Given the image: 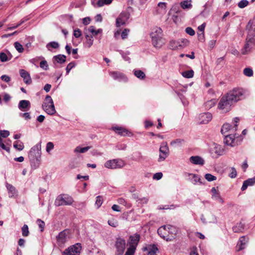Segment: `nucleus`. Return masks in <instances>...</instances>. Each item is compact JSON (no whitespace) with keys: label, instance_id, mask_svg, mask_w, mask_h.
<instances>
[{"label":"nucleus","instance_id":"obj_1","mask_svg":"<svg viewBox=\"0 0 255 255\" xmlns=\"http://www.w3.org/2000/svg\"><path fill=\"white\" fill-rule=\"evenodd\" d=\"M41 142H39L33 146L29 152L28 158L31 166L34 169L37 168L39 166L41 154Z\"/></svg>","mask_w":255,"mask_h":255},{"label":"nucleus","instance_id":"obj_2","mask_svg":"<svg viewBox=\"0 0 255 255\" xmlns=\"http://www.w3.org/2000/svg\"><path fill=\"white\" fill-rule=\"evenodd\" d=\"M252 22L250 21L247 25L248 34L246 39V43L242 49V53L244 55L247 54L255 46V30L252 27Z\"/></svg>","mask_w":255,"mask_h":255},{"label":"nucleus","instance_id":"obj_3","mask_svg":"<svg viewBox=\"0 0 255 255\" xmlns=\"http://www.w3.org/2000/svg\"><path fill=\"white\" fill-rule=\"evenodd\" d=\"M233 104L244 99L245 91L241 88H234L226 95Z\"/></svg>","mask_w":255,"mask_h":255},{"label":"nucleus","instance_id":"obj_4","mask_svg":"<svg viewBox=\"0 0 255 255\" xmlns=\"http://www.w3.org/2000/svg\"><path fill=\"white\" fill-rule=\"evenodd\" d=\"M74 202L73 198L68 194H60L56 198L54 205L56 206L71 205Z\"/></svg>","mask_w":255,"mask_h":255},{"label":"nucleus","instance_id":"obj_5","mask_svg":"<svg viewBox=\"0 0 255 255\" xmlns=\"http://www.w3.org/2000/svg\"><path fill=\"white\" fill-rule=\"evenodd\" d=\"M125 165V161L121 158L109 160L104 163L105 167L112 169L122 168Z\"/></svg>","mask_w":255,"mask_h":255},{"label":"nucleus","instance_id":"obj_6","mask_svg":"<svg viewBox=\"0 0 255 255\" xmlns=\"http://www.w3.org/2000/svg\"><path fill=\"white\" fill-rule=\"evenodd\" d=\"M44 111L48 115H53L56 113L54 103L51 97L47 95L45 101L42 105Z\"/></svg>","mask_w":255,"mask_h":255},{"label":"nucleus","instance_id":"obj_7","mask_svg":"<svg viewBox=\"0 0 255 255\" xmlns=\"http://www.w3.org/2000/svg\"><path fill=\"white\" fill-rule=\"evenodd\" d=\"M233 103L229 101V98L226 96H223L220 100L218 105V108L223 113H226L231 110V107Z\"/></svg>","mask_w":255,"mask_h":255},{"label":"nucleus","instance_id":"obj_8","mask_svg":"<svg viewBox=\"0 0 255 255\" xmlns=\"http://www.w3.org/2000/svg\"><path fill=\"white\" fill-rule=\"evenodd\" d=\"M159 155L158 158V162H161L165 160L169 154V149L166 142H162L159 149Z\"/></svg>","mask_w":255,"mask_h":255},{"label":"nucleus","instance_id":"obj_9","mask_svg":"<svg viewBox=\"0 0 255 255\" xmlns=\"http://www.w3.org/2000/svg\"><path fill=\"white\" fill-rule=\"evenodd\" d=\"M82 247L81 244L77 243L66 249L63 253V255H80Z\"/></svg>","mask_w":255,"mask_h":255},{"label":"nucleus","instance_id":"obj_10","mask_svg":"<svg viewBox=\"0 0 255 255\" xmlns=\"http://www.w3.org/2000/svg\"><path fill=\"white\" fill-rule=\"evenodd\" d=\"M117 255H123L126 249V241L123 238H118L115 244Z\"/></svg>","mask_w":255,"mask_h":255},{"label":"nucleus","instance_id":"obj_11","mask_svg":"<svg viewBox=\"0 0 255 255\" xmlns=\"http://www.w3.org/2000/svg\"><path fill=\"white\" fill-rule=\"evenodd\" d=\"M209 152L213 157H218L222 155L224 153V150L221 145L215 143L211 145Z\"/></svg>","mask_w":255,"mask_h":255},{"label":"nucleus","instance_id":"obj_12","mask_svg":"<svg viewBox=\"0 0 255 255\" xmlns=\"http://www.w3.org/2000/svg\"><path fill=\"white\" fill-rule=\"evenodd\" d=\"M110 76L115 80L120 82L126 83L128 81L127 77L124 73L119 71H110Z\"/></svg>","mask_w":255,"mask_h":255},{"label":"nucleus","instance_id":"obj_13","mask_svg":"<svg viewBox=\"0 0 255 255\" xmlns=\"http://www.w3.org/2000/svg\"><path fill=\"white\" fill-rule=\"evenodd\" d=\"M130 14L128 12L123 11L116 19V25L117 27H120L126 24L129 18Z\"/></svg>","mask_w":255,"mask_h":255},{"label":"nucleus","instance_id":"obj_14","mask_svg":"<svg viewBox=\"0 0 255 255\" xmlns=\"http://www.w3.org/2000/svg\"><path fill=\"white\" fill-rule=\"evenodd\" d=\"M154 33H150V37L151 38L152 43L153 46L157 48H160L164 44L162 38V35H155Z\"/></svg>","mask_w":255,"mask_h":255},{"label":"nucleus","instance_id":"obj_15","mask_svg":"<svg viewBox=\"0 0 255 255\" xmlns=\"http://www.w3.org/2000/svg\"><path fill=\"white\" fill-rule=\"evenodd\" d=\"M212 119V115L209 112L203 113L198 116V122L200 124H206Z\"/></svg>","mask_w":255,"mask_h":255},{"label":"nucleus","instance_id":"obj_16","mask_svg":"<svg viewBox=\"0 0 255 255\" xmlns=\"http://www.w3.org/2000/svg\"><path fill=\"white\" fill-rule=\"evenodd\" d=\"M237 137L238 136H236V134H229L225 135L224 142L227 145L232 147L238 145V143L235 141V138Z\"/></svg>","mask_w":255,"mask_h":255},{"label":"nucleus","instance_id":"obj_17","mask_svg":"<svg viewBox=\"0 0 255 255\" xmlns=\"http://www.w3.org/2000/svg\"><path fill=\"white\" fill-rule=\"evenodd\" d=\"M67 233L66 230H64L60 232L56 237L58 245L59 246H62L67 240Z\"/></svg>","mask_w":255,"mask_h":255},{"label":"nucleus","instance_id":"obj_18","mask_svg":"<svg viewBox=\"0 0 255 255\" xmlns=\"http://www.w3.org/2000/svg\"><path fill=\"white\" fill-rule=\"evenodd\" d=\"M30 102L26 100H22L19 101L18 104V109L22 112H27L30 109Z\"/></svg>","mask_w":255,"mask_h":255},{"label":"nucleus","instance_id":"obj_19","mask_svg":"<svg viewBox=\"0 0 255 255\" xmlns=\"http://www.w3.org/2000/svg\"><path fill=\"white\" fill-rule=\"evenodd\" d=\"M165 229H168L169 230L174 229V227L170 225H164L160 227L157 230L158 234L163 239L168 241L169 238L167 237V233L165 232Z\"/></svg>","mask_w":255,"mask_h":255},{"label":"nucleus","instance_id":"obj_20","mask_svg":"<svg viewBox=\"0 0 255 255\" xmlns=\"http://www.w3.org/2000/svg\"><path fill=\"white\" fill-rule=\"evenodd\" d=\"M143 251L147 252V255H157L156 253L158 251V248L156 245L149 244L146 245L143 248Z\"/></svg>","mask_w":255,"mask_h":255},{"label":"nucleus","instance_id":"obj_21","mask_svg":"<svg viewBox=\"0 0 255 255\" xmlns=\"http://www.w3.org/2000/svg\"><path fill=\"white\" fill-rule=\"evenodd\" d=\"M19 74L20 76L23 78L24 82L29 85L32 83V80L29 73L24 69H21L19 70Z\"/></svg>","mask_w":255,"mask_h":255},{"label":"nucleus","instance_id":"obj_22","mask_svg":"<svg viewBox=\"0 0 255 255\" xmlns=\"http://www.w3.org/2000/svg\"><path fill=\"white\" fill-rule=\"evenodd\" d=\"M188 180L194 185L198 183H199V184H202L200 176L198 174L188 173Z\"/></svg>","mask_w":255,"mask_h":255},{"label":"nucleus","instance_id":"obj_23","mask_svg":"<svg viewBox=\"0 0 255 255\" xmlns=\"http://www.w3.org/2000/svg\"><path fill=\"white\" fill-rule=\"evenodd\" d=\"M112 129L118 134L122 136H129L130 132L126 128L120 127H113Z\"/></svg>","mask_w":255,"mask_h":255},{"label":"nucleus","instance_id":"obj_24","mask_svg":"<svg viewBox=\"0 0 255 255\" xmlns=\"http://www.w3.org/2000/svg\"><path fill=\"white\" fill-rule=\"evenodd\" d=\"M191 163L195 165H203L205 163L204 159L199 156H192L189 158Z\"/></svg>","mask_w":255,"mask_h":255},{"label":"nucleus","instance_id":"obj_25","mask_svg":"<svg viewBox=\"0 0 255 255\" xmlns=\"http://www.w3.org/2000/svg\"><path fill=\"white\" fill-rule=\"evenodd\" d=\"M140 235L138 234H135L131 235L129 237V245L134 246H137L140 240Z\"/></svg>","mask_w":255,"mask_h":255},{"label":"nucleus","instance_id":"obj_26","mask_svg":"<svg viewBox=\"0 0 255 255\" xmlns=\"http://www.w3.org/2000/svg\"><path fill=\"white\" fill-rule=\"evenodd\" d=\"M249 239L246 236L241 237L237 244V247L239 248L238 251L242 250L245 248V246L246 243L248 242Z\"/></svg>","mask_w":255,"mask_h":255},{"label":"nucleus","instance_id":"obj_27","mask_svg":"<svg viewBox=\"0 0 255 255\" xmlns=\"http://www.w3.org/2000/svg\"><path fill=\"white\" fill-rule=\"evenodd\" d=\"M6 187L8 191V196L10 198L14 197L17 193L15 188L11 184L6 183Z\"/></svg>","mask_w":255,"mask_h":255},{"label":"nucleus","instance_id":"obj_28","mask_svg":"<svg viewBox=\"0 0 255 255\" xmlns=\"http://www.w3.org/2000/svg\"><path fill=\"white\" fill-rule=\"evenodd\" d=\"M254 184H255V178H249L243 182L241 190L244 191L249 186H252Z\"/></svg>","mask_w":255,"mask_h":255},{"label":"nucleus","instance_id":"obj_29","mask_svg":"<svg viewBox=\"0 0 255 255\" xmlns=\"http://www.w3.org/2000/svg\"><path fill=\"white\" fill-rule=\"evenodd\" d=\"M245 229V225L241 222L237 223L236 225L233 227V231L234 233H242Z\"/></svg>","mask_w":255,"mask_h":255},{"label":"nucleus","instance_id":"obj_30","mask_svg":"<svg viewBox=\"0 0 255 255\" xmlns=\"http://www.w3.org/2000/svg\"><path fill=\"white\" fill-rule=\"evenodd\" d=\"M53 59L58 63L62 64L65 62L66 56L62 54H58L53 57Z\"/></svg>","mask_w":255,"mask_h":255},{"label":"nucleus","instance_id":"obj_31","mask_svg":"<svg viewBox=\"0 0 255 255\" xmlns=\"http://www.w3.org/2000/svg\"><path fill=\"white\" fill-rule=\"evenodd\" d=\"M211 219L210 220H209L208 221H206V219L204 217V216L203 215H201L200 219L202 223L204 224H206L208 223H217V219L215 215L211 214Z\"/></svg>","mask_w":255,"mask_h":255},{"label":"nucleus","instance_id":"obj_32","mask_svg":"<svg viewBox=\"0 0 255 255\" xmlns=\"http://www.w3.org/2000/svg\"><path fill=\"white\" fill-rule=\"evenodd\" d=\"M133 73L136 77L140 80H143L145 78V74L140 70L134 69L133 70Z\"/></svg>","mask_w":255,"mask_h":255},{"label":"nucleus","instance_id":"obj_33","mask_svg":"<svg viewBox=\"0 0 255 255\" xmlns=\"http://www.w3.org/2000/svg\"><path fill=\"white\" fill-rule=\"evenodd\" d=\"M93 38L92 36L86 35V41L84 43L85 46L87 48H90L93 44Z\"/></svg>","mask_w":255,"mask_h":255},{"label":"nucleus","instance_id":"obj_34","mask_svg":"<svg viewBox=\"0 0 255 255\" xmlns=\"http://www.w3.org/2000/svg\"><path fill=\"white\" fill-rule=\"evenodd\" d=\"M180 45H181L179 44V42H178L177 40L176 41L172 40L170 41L169 44V47L172 50H176L178 49L179 47H180Z\"/></svg>","mask_w":255,"mask_h":255},{"label":"nucleus","instance_id":"obj_35","mask_svg":"<svg viewBox=\"0 0 255 255\" xmlns=\"http://www.w3.org/2000/svg\"><path fill=\"white\" fill-rule=\"evenodd\" d=\"M13 147L18 151H21L24 149V146L22 142L20 140H17L14 142Z\"/></svg>","mask_w":255,"mask_h":255},{"label":"nucleus","instance_id":"obj_36","mask_svg":"<svg viewBox=\"0 0 255 255\" xmlns=\"http://www.w3.org/2000/svg\"><path fill=\"white\" fill-rule=\"evenodd\" d=\"M180 5L183 9H190L192 7L191 1L184 0L180 2Z\"/></svg>","mask_w":255,"mask_h":255},{"label":"nucleus","instance_id":"obj_37","mask_svg":"<svg viewBox=\"0 0 255 255\" xmlns=\"http://www.w3.org/2000/svg\"><path fill=\"white\" fill-rule=\"evenodd\" d=\"M231 126L229 124H225L222 126V128L221 130V133L223 135H225L226 133H227L228 131H230V130H231Z\"/></svg>","mask_w":255,"mask_h":255},{"label":"nucleus","instance_id":"obj_38","mask_svg":"<svg viewBox=\"0 0 255 255\" xmlns=\"http://www.w3.org/2000/svg\"><path fill=\"white\" fill-rule=\"evenodd\" d=\"M113 0H99L97 2L98 7H102L104 5H108L112 3Z\"/></svg>","mask_w":255,"mask_h":255},{"label":"nucleus","instance_id":"obj_39","mask_svg":"<svg viewBox=\"0 0 255 255\" xmlns=\"http://www.w3.org/2000/svg\"><path fill=\"white\" fill-rule=\"evenodd\" d=\"M216 103V101L215 99H212L211 100L208 101L205 103V107L207 109H210L213 107H214Z\"/></svg>","mask_w":255,"mask_h":255},{"label":"nucleus","instance_id":"obj_40","mask_svg":"<svg viewBox=\"0 0 255 255\" xmlns=\"http://www.w3.org/2000/svg\"><path fill=\"white\" fill-rule=\"evenodd\" d=\"M59 47V45L58 43L57 42H55V41H52V42H49L48 44H47V45H46V48L49 51L51 50L50 48L57 49Z\"/></svg>","mask_w":255,"mask_h":255},{"label":"nucleus","instance_id":"obj_41","mask_svg":"<svg viewBox=\"0 0 255 255\" xmlns=\"http://www.w3.org/2000/svg\"><path fill=\"white\" fill-rule=\"evenodd\" d=\"M90 146H86L84 147H81L80 146H77L74 149V152L76 153H84L87 151L90 148Z\"/></svg>","mask_w":255,"mask_h":255},{"label":"nucleus","instance_id":"obj_42","mask_svg":"<svg viewBox=\"0 0 255 255\" xmlns=\"http://www.w3.org/2000/svg\"><path fill=\"white\" fill-rule=\"evenodd\" d=\"M88 31L93 35H97L102 32V29H98V30H96L94 26H90L88 28Z\"/></svg>","mask_w":255,"mask_h":255},{"label":"nucleus","instance_id":"obj_43","mask_svg":"<svg viewBox=\"0 0 255 255\" xmlns=\"http://www.w3.org/2000/svg\"><path fill=\"white\" fill-rule=\"evenodd\" d=\"M40 59H43L40 62V67L43 70H47L48 69V65L47 61L44 60L43 57H40Z\"/></svg>","mask_w":255,"mask_h":255},{"label":"nucleus","instance_id":"obj_44","mask_svg":"<svg viewBox=\"0 0 255 255\" xmlns=\"http://www.w3.org/2000/svg\"><path fill=\"white\" fill-rule=\"evenodd\" d=\"M182 75L185 78H191L194 76V71L192 70L185 71L182 73Z\"/></svg>","mask_w":255,"mask_h":255},{"label":"nucleus","instance_id":"obj_45","mask_svg":"<svg viewBox=\"0 0 255 255\" xmlns=\"http://www.w3.org/2000/svg\"><path fill=\"white\" fill-rule=\"evenodd\" d=\"M14 46L16 50L19 53H22L23 52L24 49L23 46L18 42L16 41L14 43Z\"/></svg>","mask_w":255,"mask_h":255},{"label":"nucleus","instance_id":"obj_46","mask_svg":"<svg viewBox=\"0 0 255 255\" xmlns=\"http://www.w3.org/2000/svg\"><path fill=\"white\" fill-rule=\"evenodd\" d=\"M136 246L129 245V248L126 253V255H133L136 250Z\"/></svg>","mask_w":255,"mask_h":255},{"label":"nucleus","instance_id":"obj_47","mask_svg":"<svg viewBox=\"0 0 255 255\" xmlns=\"http://www.w3.org/2000/svg\"><path fill=\"white\" fill-rule=\"evenodd\" d=\"M103 200L102 196H98L96 197L95 206L97 209L99 208L103 204Z\"/></svg>","mask_w":255,"mask_h":255},{"label":"nucleus","instance_id":"obj_48","mask_svg":"<svg viewBox=\"0 0 255 255\" xmlns=\"http://www.w3.org/2000/svg\"><path fill=\"white\" fill-rule=\"evenodd\" d=\"M244 74L248 77H251L253 75V71L251 68H246L244 70Z\"/></svg>","mask_w":255,"mask_h":255},{"label":"nucleus","instance_id":"obj_49","mask_svg":"<svg viewBox=\"0 0 255 255\" xmlns=\"http://www.w3.org/2000/svg\"><path fill=\"white\" fill-rule=\"evenodd\" d=\"M22 235L24 237H27L29 235L28 227L27 225H24L21 229Z\"/></svg>","mask_w":255,"mask_h":255},{"label":"nucleus","instance_id":"obj_50","mask_svg":"<svg viewBox=\"0 0 255 255\" xmlns=\"http://www.w3.org/2000/svg\"><path fill=\"white\" fill-rule=\"evenodd\" d=\"M10 58H9L7 55L4 52L0 53V60L2 62H4L9 61Z\"/></svg>","mask_w":255,"mask_h":255},{"label":"nucleus","instance_id":"obj_51","mask_svg":"<svg viewBox=\"0 0 255 255\" xmlns=\"http://www.w3.org/2000/svg\"><path fill=\"white\" fill-rule=\"evenodd\" d=\"M24 113H19V116L24 118L26 120H28L31 119V116L30 115V113L26 112H24Z\"/></svg>","mask_w":255,"mask_h":255},{"label":"nucleus","instance_id":"obj_52","mask_svg":"<svg viewBox=\"0 0 255 255\" xmlns=\"http://www.w3.org/2000/svg\"><path fill=\"white\" fill-rule=\"evenodd\" d=\"M177 41H178V42H179V44L181 45L179 46V47L180 48H182L185 46H186L189 43L188 40L186 39H179Z\"/></svg>","mask_w":255,"mask_h":255},{"label":"nucleus","instance_id":"obj_53","mask_svg":"<svg viewBox=\"0 0 255 255\" xmlns=\"http://www.w3.org/2000/svg\"><path fill=\"white\" fill-rule=\"evenodd\" d=\"M249 4V1L247 0H242L238 4V6L241 8H243L247 6Z\"/></svg>","mask_w":255,"mask_h":255},{"label":"nucleus","instance_id":"obj_54","mask_svg":"<svg viewBox=\"0 0 255 255\" xmlns=\"http://www.w3.org/2000/svg\"><path fill=\"white\" fill-rule=\"evenodd\" d=\"M205 179L208 181H212L216 180L217 177L211 174L207 173L205 175Z\"/></svg>","mask_w":255,"mask_h":255},{"label":"nucleus","instance_id":"obj_55","mask_svg":"<svg viewBox=\"0 0 255 255\" xmlns=\"http://www.w3.org/2000/svg\"><path fill=\"white\" fill-rule=\"evenodd\" d=\"M76 64L75 63V62H70V63H69L66 68V74H68L70 72V70L73 68H74Z\"/></svg>","mask_w":255,"mask_h":255},{"label":"nucleus","instance_id":"obj_56","mask_svg":"<svg viewBox=\"0 0 255 255\" xmlns=\"http://www.w3.org/2000/svg\"><path fill=\"white\" fill-rule=\"evenodd\" d=\"M36 223L38 224L39 228L40 229V231L42 232L44 230L45 226V223L40 219H37Z\"/></svg>","mask_w":255,"mask_h":255},{"label":"nucleus","instance_id":"obj_57","mask_svg":"<svg viewBox=\"0 0 255 255\" xmlns=\"http://www.w3.org/2000/svg\"><path fill=\"white\" fill-rule=\"evenodd\" d=\"M212 198L221 204H223L224 202V200L221 198L219 193L216 195H214L212 197Z\"/></svg>","mask_w":255,"mask_h":255},{"label":"nucleus","instance_id":"obj_58","mask_svg":"<svg viewBox=\"0 0 255 255\" xmlns=\"http://www.w3.org/2000/svg\"><path fill=\"white\" fill-rule=\"evenodd\" d=\"M120 53L122 55V57L123 58V59L126 61H128L129 62V61H130V58L128 56V54H129V52H126V53H124L123 52V51H121L120 52Z\"/></svg>","mask_w":255,"mask_h":255},{"label":"nucleus","instance_id":"obj_59","mask_svg":"<svg viewBox=\"0 0 255 255\" xmlns=\"http://www.w3.org/2000/svg\"><path fill=\"white\" fill-rule=\"evenodd\" d=\"M108 223L110 226L113 227H117L118 226V221L114 219L109 220Z\"/></svg>","mask_w":255,"mask_h":255},{"label":"nucleus","instance_id":"obj_60","mask_svg":"<svg viewBox=\"0 0 255 255\" xmlns=\"http://www.w3.org/2000/svg\"><path fill=\"white\" fill-rule=\"evenodd\" d=\"M54 148V144L52 142H48L46 144V151L49 152Z\"/></svg>","mask_w":255,"mask_h":255},{"label":"nucleus","instance_id":"obj_61","mask_svg":"<svg viewBox=\"0 0 255 255\" xmlns=\"http://www.w3.org/2000/svg\"><path fill=\"white\" fill-rule=\"evenodd\" d=\"M229 176L232 178H234L237 176V171L234 167L231 168V173L229 174Z\"/></svg>","mask_w":255,"mask_h":255},{"label":"nucleus","instance_id":"obj_62","mask_svg":"<svg viewBox=\"0 0 255 255\" xmlns=\"http://www.w3.org/2000/svg\"><path fill=\"white\" fill-rule=\"evenodd\" d=\"M129 30L128 29H125L121 34V36L123 39H125L127 38Z\"/></svg>","mask_w":255,"mask_h":255},{"label":"nucleus","instance_id":"obj_63","mask_svg":"<svg viewBox=\"0 0 255 255\" xmlns=\"http://www.w3.org/2000/svg\"><path fill=\"white\" fill-rule=\"evenodd\" d=\"M185 31L187 34H188L190 36H193L195 33V31L191 27H187L185 29Z\"/></svg>","mask_w":255,"mask_h":255},{"label":"nucleus","instance_id":"obj_64","mask_svg":"<svg viewBox=\"0 0 255 255\" xmlns=\"http://www.w3.org/2000/svg\"><path fill=\"white\" fill-rule=\"evenodd\" d=\"M163 174L161 172H157L155 173L153 176V179L155 180H160L162 177Z\"/></svg>","mask_w":255,"mask_h":255}]
</instances>
